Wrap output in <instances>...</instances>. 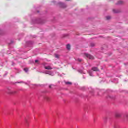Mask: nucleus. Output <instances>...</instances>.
Wrapping results in <instances>:
<instances>
[{
	"label": "nucleus",
	"instance_id": "nucleus-5",
	"mask_svg": "<svg viewBox=\"0 0 128 128\" xmlns=\"http://www.w3.org/2000/svg\"><path fill=\"white\" fill-rule=\"evenodd\" d=\"M120 116H121V115H120V114H116V118H120Z\"/></svg>",
	"mask_w": 128,
	"mask_h": 128
},
{
	"label": "nucleus",
	"instance_id": "nucleus-3",
	"mask_svg": "<svg viewBox=\"0 0 128 128\" xmlns=\"http://www.w3.org/2000/svg\"><path fill=\"white\" fill-rule=\"evenodd\" d=\"M45 70H52V68L50 66H48L45 67Z\"/></svg>",
	"mask_w": 128,
	"mask_h": 128
},
{
	"label": "nucleus",
	"instance_id": "nucleus-7",
	"mask_svg": "<svg viewBox=\"0 0 128 128\" xmlns=\"http://www.w3.org/2000/svg\"><path fill=\"white\" fill-rule=\"evenodd\" d=\"M90 46H92V48H94V46H96V44L94 43H92L90 44Z\"/></svg>",
	"mask_w": 128,
	"mask_h": 128
},
{
	"label": "nucleus",
	"instance_id": "nucleus-8",
	"mask_svg": "<svg viewBox=\"0 0 128 128\" xmlns=\"http://www.w3.org/2000/svg\"><path fill=\"white\" fill-rule=\"evenodd\" d=\"M45 100H47V102H48V101L50 100V98H48V97H46V98H45Z\"/></svg>",
	"mask_w": 128,
	"mask_h": 128
},
{
	"label": "nucleus",
	"instance_id": "nucleus-11",
	"mask_svg": "<svg viewBox=\"0 0 128 128\" xmlns=\"http://www.w3.org/2000/svg\"><path fill=\"white\" fill-rule=\"evenodd\" d=\"M78 62H82V59H78Z\"/></svg>",
	"mask_w": 128,
	"mask_h": 128
},
{
	"label": "nucleus",
	"instance_id": "nucleus-16",
	"mask_svg": "<svg viewBox=\"0 0 128 128\" xmlns=\"http://www.w3.org/2000/svg\"><path fill=\"white\" fill-rule=\"evenodd\" d=\"M18 84H24V82H18Z\"/></svg>",
	"mask_w": 128,
	"mask_h": 128
},
{
	"label": "nucleus",
	"instance_id": "nucleus-14",
	"mask_svg": "<svg viewBox=\"0 0 128 128\" xmlns=\"http://www.w3.org/2000/svg\"><path fill=\"white\" fill-rule=\"evenodd\" d=\"M66 84H72V82H66Z\"/></svg>",
	"mask_w": 128,
	"mask_h": 128
},
{
	"label": "nucleus",
	"instance_id": "nucleus-21",
	"mask_svg": "<svg viewBox=\"0 0 128 128\" xmlns=\"http://www.w3.org/2000/svg\"><path fill=\"white\" fill-rule=\"evenodd\" d=\"M64 8H66V6H64Z\"/></svg>",
	"mask_w": 128,
	"mask_h": 128
},
{
	"label": "nucleus",
	"instance_id": "nucleus-2",
	"mask_svg": "<svg viewBox=\"0 0 128 128\" xmlns=\"http://www.w3.org/2000/svg\"><path fill=\"white\" fill-rule=\"evenodd\" d=\"M92 70H93V72H98V70H98V68L94 67V68H92Z\"/></svg>",
	"mask_w": 128,
	"mask_h": 128
},
{
	"label": "nucleus",
	"instance_id": "nucleus-13",
	"mask_svg": "<svg viewBox=\"0 0 128 128\" xmlns=\"http://www.w3.org/2000/svg\"><path fill=\"white\" fill-rule=\"evenodd\" d=\"M113 12H114V14H118V12H116V10H113Z\"/></svg>",
	"mask_w": 128,
	"mask_h": 128
},
{
	"label": "nucleus",
	"instance_id": "nucleus-12",
	"mask_svg": "<svg viewBox=\"0 0 128 128\" xmlns=\"http://www.w3.org/2000/svg\"><path fill=\"white\" fill-rule=\"evenodd\" d=\"M122 4V1H120L118 2V4Z\"/></svg>",
	"mask_w": 128,
	"mask_h": 128
},
{
	"label": "nucleus",
	"instance_id": "nucleus-17",
	"mask_svg": "<svg viewBox=\"0 0 128 128\" xmlns=\"http://www.w3.org/2000/svg\"><path fill=\"white\" fill-rule=\"evenodd\" d=\"M66 2H70V0H66Z\"/></svg>",
	"mask_w": 128,
	"mask_h": 128
},
{
	"label": "nucleus",
	"instance_id": "nucleus-9",
	"mask_svg": "<svg viewBox=\"0 0 128 128\" xmlns=\"http://www.w3.org/2000/svg\"><path fill=\"white\" fill-rule=\"evenodd\" d=\"M55 58H60V55L56 54Z\"/></svg>",
	"mask_w": 128,
	"mask_h": 128
},
{
	"label": "nucleus",
	"instance_id": "nucleus-19",
	"mask_svg": "<svg viewBox=\"0 0 128 128\" xmlns=\"http://www.w3.org/2000/svg\"><path fill=\"white\" fill-rule=\"evenodd\" d=\"M104 118H105V120H107L108 118L106 117Z\"/></svg>",
	"mask_w": 128,
	"mask_h": 128
},
{
	"label": "nucleus",
	"instance_id": "nucleus-18",
	"mask_svg": "<svg viewBox=\"0 0 128 128\" xmlns=\"http://www.w3.org/2000/svg\"><path fill=\"white\" fill-rule=\"evenodd\" d=\"M50 88H52V86H49Z\"/></svg>",
	"mask_w": 128,
	"mask_h": 128
},
{
	"label": "nucleus",
	"instance_id": "nucleus-10",
	"mask_svg": "<svg viewBox=\"0 0 128 128\" xmlns=\"http://www.w3.org/2000/svg\"><path fill=\"white\" fill-rule=\"evenodd\" d=\"M24 70L25 72H28V69L26 68H24Z\"/></svg>",
	"mask_w": 128,
	"mask_h": 128
},
{
	"label": "nucleus",
	"instance_id": "nucleus-20",
	"mask_svg": "<svg viewBox=\"0 0 128 128\" xmlns=\"http://www.w3.org/2000/svg\"><path fill=\"white\" fill-rule=\"evenodd\" d=\"M26 124H28V121L26 120Z\"/></svg>",
	"mask_w": 128,
	"mask_h": 128
},
{
	"label": "nucleus",
	"instance_id": "nucleus-22",
	"mask_svg": "<svg viewBox=\"0 0 128 128\" xmlns=\"http://www.w3.org/2000/svg\"><path fill=\"white\" fill-rule=\"evenodd\" d=\"M13 94H16V92H13Z\"/></svg>",
	"mask_w": 128,
	"mask_h": 128
},
{
	"label": "nucleus",
	"instance_id": "nucleus-1",
	"mask_svg": "<svg viewBox=\"0 0 128 128\" xmlns=\"http://www.w3.org/2000/svg\"><path fill=\"white\" fill-rule=\"evenodd\" d=\"M84 56L87 58H89V60H94V57L90 54H85Z\"/></svg>",
	"mask_w": 128,
	"mask_h": 128
},
{
	"label": "nucleus",
	"instance_id": "nucleus-4",
	"mask_svg": "<svg viewBox=\"0 0 128 128\" xmlns=\"http://www.w3.org/2000/svg\"><path fill=\"white\" fill-rule=\"evenodd\" d=\"M66 48L68 50H70V45L68 44L66 46Z\"/></svg>",
	"mask_w": 128,
	"mask_h": 128
},
{
	"label": "nucleus",
	"instance_id": "nucleus-6",
	"mask_svg": "<svg viewBox=\"0 0 128 128\" xmlns=\"http://www.w3.org/2000/svg\"><path fill=\"white\" fill-rule=\"evenodd\" d=\"M106 20H110V18H112V17H110V16H108L106 18Z\"/></svg>",
	"mask_w": 128,
	"mask_h": 128
},
{
	"label": "nucleus",
	"instance_id": "nucleus-15",
	"mask_svg": "<svg viewBox=\"0 0 128 128\" xmlns=\"http://www.w3.org/2000/svg\"><path fill=\"white\" fill-rule=\"evenodd\" d=\"M35 62L36 64L38 62V60H35Z\"/></svg>",
	"mask_w": 128,
	"mask_h": 128
}]
</instances>
